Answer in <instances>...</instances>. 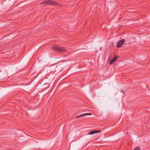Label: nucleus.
<instances>
[{
    "label": "nucleus",
    "mask_w": 150,
    "mask_h": 150,
    "mask_svg": "<svg viewBox=\"0 0 150 150\" xmlns=\"http://www.w3.org/2000/svg\"><path fill=\"white\" fill-rule=\"evenodd\" d=\"M41 4H48L50 5L57 6H61V5L58 3L57 2L51 0H45L41 2Z\"/></svg>",
    "instance_id": "f257e3e1"
},
{
    "label": "nucleus",
    "mask_w": 150,
    "mask_h": 150,
    "mask_svg": "<svg viewBox=\"0 0 150 150\" xmlns=\"http://www.w3.org/2000/svg\"><path fill=\"white\" fill-rule=\"evenodd\" d=\"M51 48L54 51H58L60 52H65L66 51V50L64 47L58 46L57 45L52 46Z\"/></svg>",
    "instance_id": "f03ea898"
},
{
    "label": "nucleus",
    "mask_w": 150,
    "mask_h": 150,
    "mask_svg": "<svg viewBox=\"0 0 150 150\" xmlns=\"http://www.w3.org/2000/svg\"><path fill=\"white\" fill-rule=\"evenodd\" d=\"M125 40L124 39H122L121 40L119 41L117 43V47H121L125 42Z\"/></svg>",
    "instance_id": "7ed1b4c3"
},
{
    "label": "nucleus",
    "mask_w": 150,
    "mask_h": 150,
    "mask_svg": "<svg viewBox=\"0 0 150 150\" xmlns=\"http://www.w3.org/2000/svg\"><path fill=\"white\" fill-rule=\"evenodd\" d=\"M101 131L100 130L98 131V130H93L91 131L90 132H89L88 134V135H92L95 134H96L97 133H98L99 132H101Z\"/></svg>",
    "instance_id": "20e7f679"
},
{
    "label": "nucleus",
    "mask_w": 150,
    "mask_h": 150,
    "mask_svg": "<svg viewBox=\"0 0 150 150\" xmlns=\"http://www.w3.org/2000/svg\"><path fill=\"white\" fill-rule=\"evenodd\" d=\"M92 114L91 113H85L82 114L81 115H80L78 116H77L76 117V118H78L79 117L85 116L87 115H92Z\"/></svg>",
    "instance_id": "39448f33"
},
{
    "label": "nucleus",
    "mask_w": 150,
    "mask_h": 150,
    "mask_svg": "<svg viewBox=\"0 0 150 150\" xmlns=\"http://www.w3.org/2000/svg\"><path fill=\"white\" fill-rule=\"evenodd\" d=\"M117 57H118L117 56H115V57H114V58L110 62V64H113V63L116 61Z\"/></svg>",
    "instance_id": "423d86ee"
},
{
    "label": "nucleus",
    "mask_w": 150,
    "mask_h": 150,
    "mask_svg": "<svg viewBox=\"0 0 150 150\" xmlns=\"http://www.w3.org/2000/svg\"><path fill=\"white\" fill-rule=\"evenodd\" d=\"M140 147L139 146H137L136 147L134 150H140Z\"/></svg>",
    "instance_id": "0eeeda50"
},
{
    "label": "nucleus",
    "mask_w": 150,
    "mask_h": 150,
    "mask_svg": "<svg viewBox=\"0 0 150 150\" xmlns=\"http://www.w3.org/2000/svg\"><path fill=\"white\" fill-rule=\"evenodd\" d=\"M121 92L122 93H123V94H125V92L124 91V90H122L121 91Z\"/></svg>",
    "instance_id": "6e6552de"
},
{
    "label": "nucleus",
    "mask_w": 150,
    "mask_h": 150,
    "mask_svg": "<svg viewBox=\"0 0 150 150\" xmlns=\"http://www.w3.org/2000/svg\"><path fill=\"white\" fill-rule=\"evenodd\" d=\"M57 67H57H57H56V68H57Z\"/></svg>",
    "instance_id": "1a4fd4ad"
}]
</instances>
